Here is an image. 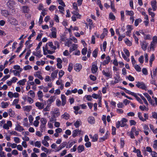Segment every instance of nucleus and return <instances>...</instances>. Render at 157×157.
<instances>
[{"label":"nucleus","instance_id":"obj_38","mask_svg":"<svg viewBox=\"0 0 157 157\" xmlns=\"http://www.w3.org/2000/svg\"><path fill=\"white\" fill-rule=\"evenodd\" d=\"M9 102H2L1 103V107L3 109L6 108L9 106Z\"/></svg>","mask_w":157,"mask_h":157},{"label":"nucleus","instance_id":"obj_59","mask_svg":"<svg viewBox=\"0 0 157 157\" xmlns=\"http://www.w3.org/2000/svg\"><path fill=\"white\" fill-rule=\"evenodd\" d=\"M46 125L40 124V130L41 132L45 131L46 129Z\"/></svg>","mask_w":157,"mask_h":157},{"label":"nucleus","instance_id":"obj_39","mask_svg":"<svg viewBox=\"0 0 157 157\" xmlns=\"http://www.w3.org/2000/svg\"><path fill=\"white\" fill-rule=\"evenodd\" d=\"M156 44L154 43L151 42L150 44V50L154 51L155 50V48L156 47Z\"/></svg>","mask_w":157,"mask_h":157},{"label":"nucleus","instance_id":"obj_27","mask_svg":"<svg viewBox=\"0 0 157 157\" xmlns=\"http://www.w3.org/2000/svg\"><path fill=\"white\" fill-rule=\"evenodd\" d=\"M89 136L92 139V141L93 142L96 141L98 139V135L97 134H95L93 136L91 135H90Z\"/></svg>","mask_w":157,"mask_h":157},{"label":"nucleus","instance_id":"obj_10","mask_svg":"<svg viewBox=\"0 0 157 157\" xmlns=\"http://www.w3.org/2000/svg\"><path fill=\"white\" fill-rule=\"evenodd\" d=\"M156 3V0H152L151 1V4L153 11L156 10L157 9Z\"/></svg>","mask_w":157,"mask_h":157},{"label":"nucleus","instance_id":"obj_53","mask_svg":"<svg viewBox=\"0 0 157 157\" xmlns=\"http://www.w3.org/2000/svg\"><path fill=\"white\" fill-rule=\"evenodd\" d=\"M126 14L127 15H129L130 16H133L134 13L132 11H128V10H126Z\"/></svg>","mask_w":157,"mask_h":157},{"label":"nucleus","instance_id":"obj_62","mask_svg":"<svg viewBox=\"0 0 157 157\" xmlns=\"http://www.w3.org/2000/svg\"><path fill=\"white\" fill-rule=\"evenodd\" d=\"M86 21L88 23L90 28L91 27L93 26L92 21L90 19L87 18V19Z\"/></svg>","mask_w":157,"mask_h":157},{"label":"nucleus","instance_id":"obj_56","mask_svg":"<svg viewBox=\"0 0 157 157\" xmlns=\"http://www.w3.org/2000/svg\"><path fill=\"white\" fill-rule=\"evenodd\" d=\"M72 42L69 40H67L65 42V46L68 47H70V45H71Z\"/></svg>","mask_w":157,"mask_h":157},{"label":"nucleus","instance_id":"obj_19","mask_svg":"<svg viewBox=\"0 0 157 157\" xmlns=\"http://www.w3.org/2000/svg\"><path fill=\"white\" fill-rule=\"evenodd\" d=\"M47 44L50 47L51 50H52L55 51L56 49V46H54V44L52 42H49L47 43Z\"/></svg>","mask_w":157,"mask_h":157},{"label":"nucleus","instance_id":"obj_4","mask_svg":"<svg viewBox=\"0 0 157 157\" xmlns=\"http://www.w3.org/2000/svg\"><path fill=\"white\" fill-rule=\"evenodd\" d=\"M51 33H50L49 36L51 38H56V37L57 30L55 27H52L51 29Z\"/></svg>","mask_w":157,"mask_h":157},{"label":"nucleus","instance_id":"obj_13","mask_svg":"<svg viewBox=\"0 0 157 157\" xmlns=\"http://www.w3.org/2000/svg\"><path fill=\"white\" fill-rule=\"evenodd\" d=\"M143 129H144V132L145 135L147 136L149 134V132L148 131H149V129L147 125L144 124L143 125Z\"/></svg>","mask_w":157,"mask_h":157},{"label":"nucleus","instance_id":"obj_48","mask_svg":"<svg viewBox=\"0 0 157 157\" xmlns=\"http://www.w3.org/2000/svg\"><path fill=\"white\" fill-rule=\"evenodd\" d=\"M47 121L45 118H42L40 119V124L46 125Z\"/></svg>","mask_w":157,"mask_h":157},{"label":"nucleus","instance_id":"obj_47","mask_svg":"<svg viewBox=\"0 0 157 157\" xmlns=\"http://www.w3.org/2000/svg\"><path fill=\"white\" fill-rule=\"evenodd\" d=\"M120 77L119 74H116L114 77V81L118 83L120 80Z\"/></svg>","mask_w":157,"mask_h":157},{"label":"nucleus","instance_id":"obj_9","mask_svg":"<svg viewBox=\"0 0 157 157\" xmlns=\"http://www.w3.org/2000/svg\"><path fill=\"white\" fill-rule=\"evenodd\" d=\"M34 76L36 78H38L41 80L43 79L44 78L41 75V73L40 71H37L35 72L34 74Z\"/></svg>","mask_w":157,"mask_h":157},{"label":"nucleus","instance_id":"obj_28","mask_svg":"<svg viewBox=\"0 0 157 157\" xmlns=\"http://www.w3.org/2000/svg\"><path fill=\"white\" fill-rule=\"evenodd\" d=\"M133 152L136 153L137 156L138 157H142V155L141 154V152L140 150L136 149L135 147H134Z\"/></svg>","mask_w":157,"mask_h":157},{"label":"nucleus","instance_id":"obj_49","mask_svg":"<svg viewBox=\"0 0 157 157\" xmlns=\"http://www.w3.org/2000/svg\"><path fill=\"white\" fill-rule=\"evenodd\" d=\"M45 63V62L44 61L41 60L40 61H37L36 62V64L38 66H43Z\"/></svg>","mask_w":157,"mask_h":157},{"label":"nucleus","instance_id":"obj_30","mask_svg":"<svg viewBox=\"0 0 157 157\" xmlns=\"http://www.w3.org/2000/svg\"><path fill=\"white\" fill-rule=\"evenodd\" d=\"M55 100V98L54 96H52L47 100L48 104L51 105V104Z\"/></svg>","mask_w":157,"mask_h":157},{"label":"nucleus","instance_id":"obj_45","mask_svg":"<svg viewBox=\"0 0 157 157\" xmlns=\"http://www.w3.org/2000/svg\"><path fill=\"white\" fill-rule=\"evenodd\" d=\"M2 15L7 17L9 15L8 11L6 10H3L2 11Z\"/></svg>","mask_w":157,"mask_h":157},{"label":"nucleus","instance_id":"obj_14","mask_svg":"<svg viewBox=\"0 0 157 157\" xmlns=\"http://www.w3.org/2000/svg\"><path fill=\"white\" fill-rule=\"evenodd\" d=\"M33 54L39 58H40L42 56L41 54V51L39 50H36V52H33Z\"/></svg>","mask_w":157,"mask_h":157},{"label":"nucleus","instance_id":"obj_58","mask_svg":"<svg viewBox=\"0 0 157 157\" xmlns=\"http://www.w3.org/2000/svg\"><path fill=\"white\" fill-rule=\"evenodd\" d=\"M13 140L14 142L16 144L19 143L20 142V139L17 137H13Z\"/></svg>","mask_w":157,"mask_h":157},{"label":"nucleus","instance_id":"obj_63","mask_svg":"<svg viewBox=\"0 0 157 157\" xmlns=\"http://www.w3.org/2000/svg\"><path fill=\"white\" fill-rule=\"evenodd\" d=\"M64 7L61 6H58V8L60 10L59 11L62 14L63 13V12L64 11Z\"/></svg>","mask_w":157,"mask_h":157},{"label":"nucleus","instance_id":"obj_20","mask_svg":"<svg viewBox=\"0 0 157 157\" xmlns=\"http://www.w3.org/2000/svg\"><path fill=\"white\" fill-rule=\"evenodd\" d=\"M81 131L79 129H76L73 131L72 136L73 137L76 136L80 134Z\"/></svg>","mask_w":157,"mask_h":157},{"label":"nucleus","instance_id":"obj_37","mask_svg":"<svg viewBox=\"0 0 157 157\" xmlns=\"http://www.w3.org/2000/svg\"><path fill=\"white\" fill-rule=\"evenodd\" d=\"M82 124L81 121L80 120H77L74 123V125L76 128H78Z\"/></svg>","mask_w":157,"mask_h":157},{"label":"nucleus","instance_id":"obj_35","mask_svg":"<svg viewBox=\"0 0 157 157\" xmlns=\"http://www.w3.org/2000/svg\"><path fill=\"white\" fill-rule=\"evenodd\" d=\"M77 150L78 153H81L84 150V147L83 145H80L77 147Z\"/></svg>","mask_w":157,"mask_h":157},{"label":"nucleus","instance_id":"obj_23","mask_svg":"<svg viewBox=\"0 0 157 157\" xmlns=\"http://www.w3.org/2000/svg\"><path fill=\"white\" fill-rule=\"evenodd\" d=\"M78 10H75L72 12L73 15L76 17L77 18H80L81 16L78 13Z\"/></svg>","mask_w":157,"mask_h":157},{"label":"nucleus","instance_id":"obj_24","mask_svg":"<svg viewBox=\"0 0 157 157\" xmlns=\"http://www.w3.org/2000/svg\"><path fill=\"white\" fill-rule=\"evenodd\" d=\"M98 70V67L96 64H93L91 68L92 72L93 74L95 73Z\"/></svg>","mask_w":157,"mask_h":157},{"label":"nucleus","instance_id":"obj_7","mask_svg":"<svg viewBox=\"0 0 157 157\" xmlns=\"http://www.w3.org/2000/svg\"><path fill=\"white\" fill-rule=\"evenodd\" d=\"M15 5V2L12 0H9L7 3V5L10 9H13Z\"/></svg>","mask_w":157,"mask_h":157},{"label":"nucleus","instance_id":"obj_52","mask_svg":"<svg viewBox=\"0 0 157 157\" xmlns=\"http://www.w3.org/2000/svg\"><path fill=\"white\" fill-rule=\"evenodd\" d=\"M9 133L11 135H13V136H19V134L16 131H9Z\"/></svg>","mask_w":157,"mask_h":157},{"label":"nucleus","instance_id":"obj_51","mask_svg":"<svg viewBox=\"0 0 157 157\" xmlns=\"http://www.w3.org/2000/svg\"><path fill=\"white\" fill-rule=\"evenodd\" d=\"M98 52V49L96 48L92 52V56L96 58L97 56V54Z\"/></svg>","mask_w":157,"mask_h":157},{"label":"nucleus","instance_id":"obj_21","mask_svg":"<svg viewBox=\"0 0 157 157\" xmlns=\"http://www.w3.org/2000/svg\"><path fill=\"white\" fill-rule=\"evenodd\" d=\"M61 98L62 100V105L63 106L66 103V97L64 95L61 94Z\"/></svg>","mask_w":157,"mask_h":157},{"label":"nucleus","instance_id":"obj_46","mask_svg":"<svg viewBox=\"0 0 157 157\" xmlns=\"http://www.w3.org/2000/svg\"><path fill=\"white\" fill-rule=\"evenodd\" d=\"M107 45V42L106 41H104L103 43L102 46H100L101 48V50H103L104 51H105Z\"/></svg>","mask_w":157,"mask_h":157},{"label":"nucleus","instance_id":"obj_31","mask_svg":"<svg viewBox=\"0 0 157 157\" xmlns=\"http://www.w3.org/2000/svg\"><path fill=\"white\" fill-rule=\"evenodd\" d=\"M22 12L24 13H28L29 10V7L27 6H22Z\"/></svg>","mask_w":157,"mask_h":157},{"label":"nucleus","instance_id":"obj_54","mask_svg":"<svg viewBox=\"0 0 157 157\" xmlns=\"http://www.w3.org/2000/svg\"><path fill=\"white\" fill-rule=\"evenodd\" d=\"M137 95H138V94H135V96H134V97L135 98H136V100L140 103L141 104H143V102L140 99V98Z\"/></svg>","mask_w":157,"mask_h":157},{"label":"nucleus","instance_id":"obj_11","mask_svg":"<svg viewBox=\"0 0 157 157\" xmlns=\"http://www.w3.org/2000/svg\"><path fill=\"white\" fill-rule=\"evenodd\" d=\"M127 31L126 32V35L129 36L131 30L133 29V26L131 25H128L126 27Z\"/></svg>","mask_w":157,"mask_h":157},{"label":"nucleus","instance_id":"obj_55","mask_svg":"<svg viewBox=\"0 0 157 157\" xmlns=\"http://www.w3.org/2000/svg\"><path fill=\"white\" fill-rule=\"evenodd\" d=\"M64 72L62 70H60L59 73V79H60L61 77L64 75Z\"/></svg>","mask_w":157,"mask_h":157},{"label":"nucleus","instance_id":"obj_16","mask_svg":"<svg viewBox=\"0 0 157 157\" xmlns=\"http://www.w3.org/2000/svg\"><path fill=\"white\" fill-rule=\"evenodd\" d=\"M152 98L154 100L151 99V101L150 102V103L152 106H155L157 105V98L154 97L153 96L152 97Z\"/></svg>","mask_w":157,"mask_h":157},{"label":"nucleus","instance_id":"obj_41","mask_svg":"<svg viewBox=\"0 0 157 157\" xmlns=\"http://www.w3.org/2000/svg\"><path fill=\"white\" fill-rule=\"evenodd\" d=\"M26 82V79L25 78L22 79V80L19 81L17 82V84H19V85L24 86L25 84V82Z\"/></svg>","mask_w":157,"mask_h":157},{"label":"nucleus","instance_id":"obj_61","mask_svg":"<svg viewBox=\"0 0 157 157\" xmlns=\"http://www.w3.org/2000/svg\"><path fill=\"white\" fill-rule=\"evenodd\" d=\"M12 72L13 73L14 75L16 76H20V73L21 72L20 71H16V70H13Z\"/></svg>","mask_w":157,"mask_h":157},{"label":"nucleus","instance_id":"obj_2","mask_svg":"<svg viewBox=\"0 0 157 157\" xmlns=\"http://www.w3.org/2000/svg\"><path fill=\"white\" fill-rule=\"evenodd\" d=\"M136 86L138 88L145 90H147V87L143 82L138 81L136 82Z\"/></svg>","mask_w":157,"mask_h":157},{"label":"nucleus","instance_id":"obj_26","mask_svg":"<svg viewBox=\"0 0 157 157\" xmlns=\"http://www.w3.org/2000/svg\"><path fill=\"white\" fill-rule=\"evenodd\" d=\"M15 129L19 132H21L24 130V128L19 124H17L16 126Z\"/></svg>","mask_w":157,"mask_h":157},{"label":"nucleus","instance_id":"obj_44","mask_svg":"<svg viewBox=\"0 0 157 157\" xmlns=\"http://www.w3.org/2000/svg\"><path fill=\"white\" fill-rule=\"evenodd\" d=\"M8 112L9 114L11 117H13L14 116L15 114L14 112L12 109H9Z\"/></svg>","mask_w":157,"mask_h":157},{"label":"nucleus","instance_id":"obj_60","mask_svg":"<svg viewBox=\"0 0 157 157\" xmlns=\"http://www.w3.org/2000/svg\"><path fill=\"white\" fill-rule=\"evenodd\" d=\"M141 21L142 20L140 18L136 19L135 21V25L136 26H137L141 22Z\"/></svg>","mask_w":157,"mask_h":157},{"label":"nucleus","instance_id":"obj_3","mask_svg":"<svg viewBox=\"0 0 157 157\" xmlns=\"http://www.w3.org/2000/svg\"><path fill=\"white\" fill-rule=\"evenodd\" d=\"M46 105V101H44V102H37L35 103V106L39 110L43 109L44 108Z\"/></svg>","mask_w":157,"mask_h":157},{"label":"nucleus","instance_id":"obj_50","mask_svg":"<svg viewBox=\"0 0 157 157\" xmlns=\"http://www.w3.org/2000/svg\"><path fill=\"white\" fill-rule=\"evenodd\" d=\"M144 95L147 98L149 102L150 103V102L151 101V97L146 93H144Z\"/></svg>","mask_w":157,"mask_h":157},{"label":"nucleus","instance_id":"obj_1","mask_svg":"<svg viewBox=\"0 0 157 157\" xmlns=\"http://www.w3.org/2000/svg\"><path fill=\"white\" fill-rule=\"evenodd\" d=\"M7 21L11 25L15 26L18 25V21L13 16H9L8 17Z\"/></svg>","mask_w":157,"mask_h":157},{"label":"nucleus","instance_id":"obj_29","mask_svg":"<svg viewBox=\"0 0 157 157\" xmlns=\"http://www.w3.org/2000/svg\"><path fill=\"white\" fill-rule=\"evenodd\" d=\"M87 121L91 124H93L95 122L94 118L93 117H89L88 118Z\"/></svg>","mask_w":157,"mask_h":157},{"label":"nucleus","instance_id":"obj_36","mask_svg":"<svg viewBox=\"0 0 157 157\" xmlns=\"http://www.w3.org/2000/svg\"><path fill=\"white\" fill-rule=\"evenodd\" d=\"M155 59V56L154 54H152L151 56H150V60H149V63L150 66L151 67H152V62Z\"/></svg>","mask_w":157,"mask_h":157},{"label":"nucleus","instance_id":"obj_34","mask_svg":"<svg viewBox=\"0 0 157 157\" xmlns=\"http://www.w3.org/2000/svg\"><path fill=\"white\" fill-rule=\"evenodd\" d=\"M23 108L25 111L28 112L31 109L32 107L31 105H27L23 106Z\"/></svg>","mask_w":157,"mask_h":157},{"label":"nucleus","instance_id":"obj_12","mask_svg":"<svg viewBox=\"0 0 157 157\" xmlns=\"http://www.w3.org/2000/svg\"><path fill=\"white\" fill-rule=\"evenodd\" d=\"M78 47V45L77 44H72L70 47L69 52H71L73 51L76 50Z\"/></svg>","mask_w":157,"mask_h":157},{"label":"nucleus","instance_id":"obj_40","mask_svg":"<svg viewBox=\"0 0 157 157\" xmlns=\"http://www.w3.org/2000/svg\"><path fill=\"white\" fill-rule=\"evenodd\" d=\"M157 73V67L155 69L153 70V75H152V71H151V75L152 79L154 78V77H155L156 75V73Z\"/></svg>","mask_w":157,"mask_h":157},{"label":"nucleus","instance_id":"obj_8","mask_svg":"<svg viewBox=\"0 0 157 157\" xmlns=\"http://www.w3.org/2000/svg\"><path fill=\"white\" fill-rule=\"evenodd\" d=\"M12 126V123L11 121H7L6 123H5L3 124V128L5 129L8 130L9 127H11Z\"/></svg>","mask_w":157,"mask_h":157},{"label":"nucleus","instance_id":"obj_57","mask_svg":"<svg viewBox=\"0 0 157 157\" xmlns=\"http://www.w3.org/2000/svg\"><path fill=\"white\" fill-rule=\"evenodd\" d=\"M134 67L135 68V69H136V70L138 72H140L141 71V68L140 67V66H139L138 65H133Z\"/></svg>","mask_w":157,"mask_h":157},{"label":"nucleus","instance_id":"obj_18","mask_svg":"<svg viewBox=\"0 0 157 157\" xmlns=\"http://www.w3.org/2000/svg\"><path fill=\"white\" fill-rule=\"evenodd\" d=\"M58 70H56L53 71L51 74V78L53 80H54L57 77V75L58 73Z\"/></svg>","mask_w":157,"mask_h":157},{"label":"nucleus","instance_id":"obj_25","mask_svg":"<svg viewBox=\"0 0 157 157\" xmlns=\"http://www.w3.org/2000/svg\"><path fill=\"white\" fill-rule=\"evenodd\" d=\"M110 58L109 56L105 57V60L102 62V64L103 65H105L108 64L110 61Z\"/></svg>","mask_w":157,"mask_h":157},{"label":"nucleus","instance_id":"obj_6","mask_svg":"<svg viewBox=\"0 0 157 157\" xmlns=\"http://www.w3.org/2000/svg\"><path fill=\"white\" fill-rule=\"evenodd\" d=\"M51 113L53 114V117H57L60 115L59 109L57 108H55L53 111L51 112Z\"/></svg>","mask_w":157,"mask_h":157},{"label":"nucleus","instance_id":"obj_5","mask_svg":"<svg viewBox=\"0 0 157 157\" xmlns=\"http://www.w3.org/2000/svg\"><path fill=\"white\" fill-rule=\"evenodd\" d=\"M140 45L142 49L145 51L147 49L148 44L145 41H140Z\"/></svg>","mask_w":157,"mask_h":157},{"label":"nucleus","instance_id":"obj_15","mask_svg":"<svg viewBox=\"0 0 157 157\" xmlns=\"http://www.w3.org/2000/svg\"><path fill=\"white\" fill-rule=\"evenodd\" d=\"M37 95L38 99L41 101H43V94L41 91H39L37 93Z\"/></svg>","mask_w":157,"mask_h":157},{"label":"nucleus","instance_id":"obj_43","mask_svg":"<svg viewBox=\"0 0 157 157\" xmlns=\"http://www.w3.org/2000/svg\"><path fill=\"white\" fill-rule=\"evenodd\" d=\"M138 95L143 100L144 103L147 106H148V104L147 100L141 94H138Z\"/></svg>","mask_w":157,"mask_h":157},{"label":"nucleus","instance_id":"obj_64","mask_svg":"<svg viewBox=\"0 0 157 157\" xmlns=\"http://www.w3.org/2000/svg\"><path fill=\"white\" fill-rule=\"evenodd\" d=\"M42 143L46 147H48L49 146L48 143L45 140H43L42 141Z\"/></svg>","mask_w":157,"mask_h":157},{"label":"nucleus","instance_id":"obj_33","mask_svg":"<svg viewBox=\"0 0 157 157\" xmlns=\"http://www.w3.org/2000/svg\"><path fill=\"white\" fill-rule=\"evenodd\" d=\"M70 117L69 114L67 112H65L64 114L61 116V118L65 120H68Z\"/></svg>","mask_w":157,"mask_h":157},{"label":"nucleus","instance_id":"obj_42","mask_svg":"<svg viewBox=\"0 0 157 157\" xmlns=\"http://www.w3.org/2000/svg\"><path fill=\"white\" fill-rule=\"evenodd\" d=\"M152 9L151 8H148V14L149 15L151 16V17H154L155 16V14L154 12H152Z\"/></svg>","mask_w":157,"mask_h":157},{"label":"nucleus","instance_id":"obj_17","mask_svg":"<svg viewBox=\"0 0 157 157\" xmlns=\"http://www.w3.org/2000/svg\"><path fill=\"white\" fill-rule=\"evenodd\" d=\"M82 66L81 64H76L74 66L75 70L77 72L79 71L82 69Z\"/></svg>","mask_w":157,"mask_h":157},{"label":"nucleus","instance_id":"obj_22","mask_svg":"<svg viewBox=\"0 0 157 157\" xmlns=\"http://www.w3.org/2000/svg\"><path fill=\"white\" fill-rule=\"evenodd\" d=\"M102 73L105 77L108 78H111L112 77V74H110L109 71L106 72L104 70H103L102 71Z\"/></svg>","mask_w":157,"mask_h":157},{"label":"nucleus","instance_id":"obj_32","mask_svg":"<svg viewBox=\"0 0 157 157\" xmlns=\"http://www.w3.org/2000/svg\"><path fill=\"white\" fill-rule=\"evenodd\" d=\"M127 121V120L125 118H123L121 121V127H124L126 125V122Z\"/></svg>","mask_w":157,"mask_h":157}]
</instances>
